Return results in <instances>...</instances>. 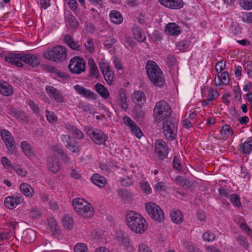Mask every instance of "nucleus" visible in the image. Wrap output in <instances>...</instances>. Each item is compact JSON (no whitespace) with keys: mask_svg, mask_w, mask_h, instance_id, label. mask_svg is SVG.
Returning a JSON list of instances; mask_svg holds the SVG:
<instances>
[{"mask_svg":"<svg viewBox=\"0 0 252 252\" xmlns=\"http://www.w3.org/2000/svg\"><path fill=\"white\" fill-rule=\"evenodd\" d=\"M66 148L70 150L74 156H77L79 155L80 147H79L77 142H72L69 145H66Z\"/></svg>","mask_w":252,"mask_h":252,"instance_id":"ea45409f","label":"nucleus"},{"mask_svg":"<svg viewBox=\"0 0 252 252\" xmlns=\"http://www.w3.org/2000/svg\"><path fill=\"white\" fill-rule=\"evenodd\" d=\"M86 49L90 53H93L94 51V46L93 40L91 39H88L85 43Z\"/></svg>","mask_w":252,"mask_h":252,"instance_id":"13d9d810","label":"nucleus"},{"mask_svg":"<svg viewBox=\"0 0 252 252\" xmlns=\"http://www.w3.org/2000/svg\"><path fill=\"white\" fill-rule=\"evenodd\" d=\"M162 129L166 138L168 140H174L177 135V120L173 117L166 119L162 123Z\"/></svg>","mask_w":252,"mask_h":252,"instance_id":"423d86ee","label":"nucleus"},{"mask_svg":"<svg viewBox=\"0 0 252 252\" xmlns=\"http://www.w3.org/2000/svg\"><path fill=\"white\" fill-rule=\"evenodd\" d=\"M220 133L222 138L226 140L230 138L234 134V131L229 125H223L220 129Z\"/></svg>","mask_w":252,"mask_h":252,"instance_id":"473e14b6","label":"nucleus"},{"mask_svg":"<svg viewBox=\"0 0 252 252\" xmlns=\"http://www.w3.org/2000/svg\"><path fill=\"white\" fill-rule=\"evenodd\" d=\"M145 69L149 80L154 85L160 87L164 84V78L162 72L155 62L148 61Z\"/></svg>","mask_w":252,"mask_h":252,"instance_id":"f03ea898","label":"nucleus"},{"mask_svg":"<svg viewBox=\"0 0 252 252\" xmlns=\"http://www.w3.org/2000/svg\"><path fill=\"white\" fill-rule=\"evenodd\" d=\"M133 101L138 105L143 104L146 100L144 93L141 91H136L132 95Z\"/></svg>","mask_w":252,"mask_h":252,"instance_id":"393cba45","label":"nucleus"},{"mask_svg":"<svg viewBox=\"0 0 252 252\" xmlns=\"http://www.w3.org/2000/svg\"><path fill=\"white\" fill-rule=\"evenodd\" d=\"M203 96L204 98L201 102L203 107H207L210 102L216 100L219 96L218 92L212 87L206 88L202 92Z\"/></svg>","mask_w":252,"mask_h":252,"instance_id":"9b49d317","label":"nucleus"},{"mask_svg":"<svg viewBox=\"0 0 252 252\" xmlns=\"http://www.w3.org/2000/svg\"><path fill=\"white\" fill-rule=\"evenodd\" d=\"M27 103L34 112L36 114L39 112L38 107L33 101L29 100L27 101Z\"/></svg>","mask_w":252,"mask_h":252,"instance_id":"338daca9","label":"nucleus"},{"mask_svg":"<svg viewBox=\"0 0 252 252\" xmlns=\"http://www.w3.org/2000/svg\"><path fill=\"white\" fill-rule=\"evenodd\" d=\"M239 3L244 9L250 10L252 8V0H240Z\"/></svg>","mask_w":252,"mask_h":252,"instance_id":"de8ad7c7","label":"nucleus"},{"mask_svg":"<svg viewBox=\"0 0 252 252\" xmlns=\"http://www.w3.org/2000/svg\"><path fill=\"white\" fill-rule=\"evenodd\" d=\"M242 21L246 23H252V12H245L242 13Z\"/></svg>","mask_w":252,"mask_h":252,"instance_id":"8fccbe9b","label":"nucleus"},{"mask_svg":"<svg viewBox=\"0 0 252 252\" xmlns=\"http://www.w3.org/2000/svg\"><path fill=\"white\" fill-rule=\"evenodd\" d=\"M230 200L234 206L239 207L241 206L239 197L236 194H232L230 196Z\"/></svg>","mask_w":252,"mask_h":252,"instance_id":"864d4df0","label":"nucleus"},{"mask_svg":"<svg viewBox=\"0 0 252 252\" xmlns=\"http://www.w3.org/2000/svg\"><path fill=\"white\" fill-rule=\"evenodd\" d=\"M121 246L126 252H131L133 248L129 244V239L127 236L122 235L119 238Z\"/></svg>","mask_w":252,"mask_h":252,"instance_id":"c9c22d12","label":"nucleus"},{"mask_svg":"<svg viewBox=\"0 0 252 252\" xmlns=\"http://www.w3.org/2000/svg\"><path fill=\"white\" fill-rule=\"evenodd\" d=\"M126 220L128 228L136 233L142 234L148 228V224L144 217L134 211H128Z\"/></svg>","mask_w":252,"mask_h":252,"instance_id":"f257e3e1","label":"nucleus"},{"mask_svg":"<svg viewBox=\"0 0 252 252\" xmlns=\"http://www.w3.org/2000/svg\"><path fill=\"white\" fill-rule=\"evenodd\" d=\"M19 189L21 192L27 197L32 198L35 194L34 189L28 183H23L20 184Z\"/></svg>","mask_w":252,"mask_h":252,"instance_id":"b1692460","label":"nucleus"},{"mask_svg":"<svg viewBox=\"0 0 252 252\" xmlns=\"http://www.w3.org/2000/svg\"><path fill=\"white\" fill-rule=\"evenodd\" d=\"M87 248L84 244H77L74 247L75 252H87Z\"/></svg>","mask_w":252,"mask_h":252,"instance_id":"e2e57ef3","label":"nucleus"},{"mask_svg":"<svg viewBox=\"0 0 252 252\" xmlns=\"http://www.w3.org/2000/svg\"><path fill=\"white\" fill-rule=\"evenodd\" d=\"M172 109L166 101L160 100L156 103L154 109L153 118L155 122L159 123L170 117Z\"/></svg>","mask_w":252,"mask_h":252,"instance_id":"20e7f679","label":"nucleus"},{"mask_svg":"<svg viewBox=\"0 0 252 252\" xmlns=\"http://www.w3.org/2000/svg\"><path fill=\"white\" fill-rule=\"evenodd\" d=\"M138 251L139 252H152L149 248L144 244L139 245Z\"/></svg>","mask_w":252,"mask_h":252,"instance_id":"774afa93","label":"nucleus"},{"mask_svg":"<svg viewBox=\"0 0 252 252\" xmlns=\"http://www.w3.org/2000/svg\"><path fill=\"white\" fill-rule=\"evenodd\" d=\"M20 147L24 155L29 158H33L35 157V153L31 145L27 141H23L20 144Z\"/></svg>","mask_w":252,"mask_h":252,"instance_id":"412c9836","label":"nucleus"},{"mask_svg":"<svg viewBox=\"0 0 252 252\" xmlns=\"http://www.w3.org/2000/svg\"><path fill=\"white\" fill-rule=\"evenodd\" d=\"M43 57L48 61L60 63L65 60L67 57L66 48L61 45L48 48L43 53Z\"/></svg>","mask_w":252,"mask_h":252,"instance_id":"7ed1b4c3","label":"nucleus"},{"mask_svg":"<svg viewBox=\"0 0 252 252\" xmlns=\"http://www.w3.org/2000/svg\"><path fill=\"white\" fill-rule=\"evenodd\" d=\"M46 91L50 97L53 98L58 102L63 103L64 101V98L61 92L53 86H46Z\"/></svg>","mask_w":252,"mask_h":252,"instance_id":"2eb2a0df","label":"nucleus"},{"mask_svg":"<svg viewBox=\"0 0 252 252\" xmlns=\"http://www.w3.org/2000/svg\"><path fill=\"white\" fill-rule=\"evenodd\" d=\"M0 162L4 168L9 171L13 169V166L7 157H2Z\"/></svg>","mask_w":252,"mask_h":252,"instance_id":"c03bdc74","label":"nucleus"},{"mask_svg":"<svg viewBox=\"0 0 252 252\" xmlns=\"http://www.w3.org/2000/svg\"><path fill=\"white\" fill-rule=\"evenodd\" d=\"M203 239L205 241L213 242L215 240V235L210 231H207L203 234Z\"/></svg>","mask_w":252,"mask_h":252,"instance_id":"09e8293b","label":"nucleus"},{"mask_svg":"<svg viewBox=\"0 0 252 252\" xmlns=\"http://www.w3.org/2000/svg\"><path fill=\"white\" fill-rule=\"evenodd\" d=\"M165 31L167 33L172 36L178 35L181 32L179 26L175 23H168L165 27Z\"/></svg>","mask_w":252,"mask_h":252,"instance_id":"bb28decb","label":"nucleus"},{"mask_svg":"<svg viewBox=\"0 0 252 252\" xmlns=\"http://www.w3.org/2000/svg\"><path fill=\"white\" fill-rule=\"evenodd\" d=\"M107 84L111 85L114 82V74L112 69L102 74Z\"/></svg>","mask_w":252,"mask_h":252,"instance_id":"79ce46f5","label":"nucleus"},{"mask_svg":"<svg viewBox=\"0 0 252 252\" xmlns=\"http://www.w3.org/2000/svg\"><path fill=\"white\" fill-rule=\"evenodd\" d=\"M230 79L227 71H223L221 74L216 76L214 82L217 86H226L229 84Z\"/></svg>","mask_w":252,"mask_h":252,"instance_id":"aec40b11","label":"nucleus"},{"mask_svg":"<svg viewBox=\"0 0 252 252\" xmlns=\"http://www.w3.org/2000/svg\"><path fill=\"white\" fill-rule=\"evenodd\" d=\"M118 103L123 109H126L127 107V100L126 92L123 90H121L119 92Z\"/></svg>","mask_w":252,"mask_h":252,"instance_id":"4c0bfd02","label":"nucleus"},{"mask_svg":"<svg viewBox=\"0 0 252 252\" xmlns=\"http://www.w3.org/2000/svg\"><path fill=\"white\" fill-rule=\"evenodd\" d=\"M24 200V198L21 194H14L6 197L4 200V203L7 208L13 209L21 204Z\"/></svg>","mask_w":252,"mask_h":252,"instance_id":"f8f14e48","label":"nucleus"},{"mask_svg":"<svg viewBox=\"0 0 252 252\" xmlns=\"http://www.w3.org/2000/svg\"><path fill=\"white\" fill-rule=\"evenodd\" d=\"M4 60L8 63L18 67H22L21 53L9 54L4 57Z\"/></svg>","mask_w":252,"mask_h":252,"instance_id":"6ab92c4d","label":"nucleus"},{"mask_svg":"<svg viewBox=\"0 0 252 252\" xmlns=\"http://www.w3.org/2000/svg\"><path fill=\"white\" fill-rule=\"evenodd\" d=\"M61 153H63V149L58 145H54L50 149L49 156L56 157L55 155L56 154H58L60 155Z\"/></svg>","mask_w":252,"mask_h":252,"instance_id":"a18cd8bd","label":"nucleus"},{"mask_svg":"<svg viewBox=\"0 0 252 252\" xmlns=\"http://www.w3.org/2000/svg\"><path fill=\"white\" fill-rule=\"evenodd\" d=\"M64 1L73 11H75L77 9L78 4L76 0H64Z\"/></svg>","mask_w":252,"mask_h":252,"instance_id":"680f3d73","label":"nucleus"},{"mask_svg":"<svg viewBox=\"0 0 252 252\" xmlns=\"http://www.w3.org/2000/svg\"><path fill=\"white\" fill-rule=\"evenodd\" d=\"M46 117L49 123H54L57 120V117L54 112H51L48 110L46 111Z\"/></svg>","mask_w":252,"mask_h":252,"instance_id":"5fc2aeb1","label":"nucleus"},{"mask_svg":"<svg viewBox=\"0 0 252 252\" xmlns=\"http://www.w3.org/2000/svg\"><path fill=\"white\" fill-rule=\"evenodd\" d=\"M123 121L125 124L128 126L130 131L137 138H140L143 135V133L139 127L130 118L125 116L123 118Z\"/></svg>","mask_w":252,"mask_h":252,"instance_id":"4468645a","label":"nucleus"},{"mask_svg":"<svg viewBox=\"0 0 252 252\" xmlns=\"http://www.w3.org/2000/svg\"><path fill=\"white\" fill-rule=\"evenodd\" d=\"M84 130L87 135L96 144H104L107 140V136L101 130L90 126H85Z\"/></svg>","mask_w":252,"mask_h":252,"instance_id":"0eeeda50","label":"nucleus"},{"mask_svg":"<svg viewBox=\"0 0 252 252\" xmlns=\"http://www.w3.org/2000/svg\"><path fill=\"white\" fill-rule=\"evenodd\" d=\"M13 169L17 174L22 177H24L27 174V171L20 165L14 167L13 166Z\"/></svg>","mask_w":252,"mask_h":252,"instance_id":"052dcab7","label":"nucleus"},{"mask_svg":"<svg viewBox=\"0 0 252 252\" xmlns=\"http://www.w3.org/2000/svg\"><path fill=\"white\" fill-rule=\"evenodd\" d=\"M95 90L97 93L103 98L107 99L109 96L108 90L102 84L97 83L95 85Z\"/></svg>","mask_w":252,"mask_h":252,"instance_id":"e433bc0d","label":"nucleus"},{"mask_svg":"<svg viewBox=\"0 0 252 252\" xmlns=\"http://www.w3.org/2000/svg\"><path fill=\"white\" fill-rule=\"evenodd\" d=\"M239 151L243 155L251 154L252 152V139L249 138L244 141L242 140L239 145Z\"/></svg>","mask_w":252,"mask_h":252,"instance_id":"5701e85b","label":"nucleus"},{"mask_svg":"<svg viewBox=\"0 0 252 252\" xmlns=\"http://www.w3.org/2000/svg\"><path fill=\"white\" fill-rule=\"evenodd\" d=\"M0 135L7 149L11 154L16 153L15 141L11 132L6 129H1L0 131Z\"/></svg>","mask_w":252,"mask_h":252,"instance_id":"9d476101","label":"nucleus"},{"mask_svg":"<svg viewBox=\"0 0 252 252\" xmlns=\"http://www.w3.org/2000/svg\"><path fill=\"white\" fill-rule=\"evenodd\" d=\"M89 65L90 66V74L92 76L97 77L99 76V71L98 68L93 59L89 60Z\"/></svg>","mask_w":252,"mask_h":252,"instance_id":"58836bf2","label":"nucleus"},{"mask_svg":"<svg viewBox=\"0 0 252 252\" xmlns=\"http://www.w3.org/2000/svg\"><path fill=\"white\" fill-rule=\"evenodd\" d=\"M178 46L180 50H185L189 46V42L188 40H182L178 44Z\"/></svg>","mask_w":252,"mask_h":252,"instance_id":"bf43d9fd","label":"nucleus"},{"mask_svg":"<svg viewBox=\"0 0 252 252\" xmlns=\"http://www.w3.org/2000/svg\"><path fill=\"white\" fill-rule=\"evenodd\" d=\"M66 129L71 133L74 137L79 140L83 139L84 138V134L80 129L77 128L76 127L67 125L65 126Z\"/></svg>","mask_w":252,"mask_h":252,"instance_id":"c85d7f7f","label":"nucleus"},{"mask_svg":"<svg viewBox=\"0 0 252 252\" xmlns=\"http://www.w3.org/2000/svg\"><path fill=\"white\" fill-rule=\"evenodd\" d=\"M47 165L50 171L53 173H56L60 170V162L57 157L49 156L47 159Z\"/></svg>","mask_w":252,"mask_h":252,"instance_id":"4be33fe9","label":"nucleus"},{"mask_svg":"<svg viewBox=\"0 0 252 252\" xmlns=\"http://www.w3.org/2000/svg\"><path fill=\"white\" fill-rule=\"evenodd\" d=\"M63 226L67 229H71L73 225V219L68 215H64L62 220Z\"/></svg>","mask_w":252,"mask_h":252,"instance_id":"a19ab883","label":"nucleus"},{"mask_svg":"<svg viewBox=\"0 0 252 252\" xmlns=\"http://www.w3.org/2000/svg\"><path fill=\"white\" fill-rule=\"evenodd\" d=\"M99 68L102 74L111 69L109 63L103 61H102L99 63Z\"/></svg>","mask_w":252,"mask_h":252,"instance_id":"603ef678","label":"nucleus"},{"mask_svg":"<svg viewBox=\"0 0 252 252\" xmlns=\"http://www.w3.org/2000/svg\"><path fill=\"white\" fill-rule=\"evenodd\" d=\"M109 16L111 21L116 25H119L123 22V16L117 10H111L109 13Z\"/></svg>","mask_w":252,"mask_h":252,"instance_id":"c756f323","label":"nucleus"},{"mask_svg":"<svg viewBox=\"0 0 252 252\" xmlns=\"http://www.w3.org/2000/svg\"><path fill=\"white\" fill-rule=\"evenodd\" d=\"M74 89L78 94L88 99L95 100L96 99V94L91 90L86 89L83 86L78 84L75 85L74 86Z\"/></svg>","mask_w":252,"mask_h":252,"instance_id":"dca6fc26","label":"nucleus"},{"mask_svg":"<svg viewBox=\"0 0 252 252\" xmlns=\"http://www.w3.org/2000/svg\"><path fill=\"white\" fill-rule=\"evenodd\" d=\"M64 42L72 50L79 51L81 48L78 42H75L73 38L69 34L65 35L63 38Z\"/></svg>","mask_w":252,"mask_h":252,"instance_id":"a878e982","label":"nucleus"},{"mask_svg":"<svg viewBox=\"0 0 252 252\" xmlns=\"http://www.w3.org/2000/svg\"><path fill=\"white\" fill-rule=\"evenodd\" d=\"M47 221L51 231L54 233L57 230L58 227L55 220L53 218H48Z\"/></svg>","mask_w":252,"mask_h":252,"instance_id":"3c124183","label":"nucleus"},{"mask_svg":"<svg viewBox=\"0 0 252 252\" xmlns=\"http://www.w3.org/2000/svg\"><path fill=\"white\" fill-rule=\"evenodd\" d=\"M61 140L62 141L66 147L67 144L69 145L72 143L70 136L67 135H62L61 136Z\"/></svg>","mask_w":252,"mask_h":252,"instance_id":"69168bd1","label":"nucleus"},{"mask_svg":"<svg viewBox=\"0 0 252 252\" xmlns=\"http://www.w3.org/2000/svg\"><path fill=\"white\" fill-rule=\"evenodd\" d=\"M21 59L22 63L24 62L32 67L37 66L40 63L39 58L31 54L21 53Z\"/></svg>","mask_w":252,"mask_h":252,"instance_id":"f3484780","label":"nucleus"},{"mask_svg":"<svg viewBox=\"0 0 252 252\" xmlns=\"http://www.w3.org/2000/svg\"><path fill=\"white\" fill-rule=\"evenodd\" d=\"M10 234L8 231L0 229V242H3L10 239Z\"/></svg>","mask_w":252,"mask_h":252,"instance_id":"4d7b16f0","label":"nucleus"},{"mask_svg":"<svg viewBox=\"0 0 252 252\" xmlns=\"http://www.w3.org/2000/svg\"><path fill=\"white\" fill-rule=\"evenodd\" d=\"M187 180L185 178L178 176L175 179V183L181 186H184L186 184Z\"/></svg>","mask_w":252,"mask_h":252,"instance_id":"0e129e2a","label":"nucleus"},{"mask_svg":"<svg viewBox=\"0 0 252 252\" xmlns=\"http://www.w3.org/2000/svg\"><path fill=\"white\" fill-rule=\"evenodd\" d=\"M91 180L96 186L100 187H104L107 183L106 179L98 174H94L91 177Z\"/></svg>","mask_w":252,"mask_h":252,"instance_id":"72a5a7b5","label":"nucleus"},{"mask_svg":"<svg viewBox=\"0 0 252 252\" xmlns=\"http://www.w3.org/2000/svg\"><path fill=\"white\" fill-rule=\"evenodd\" d=\"M72 205L75 212L83 218H90L94 214L92 206L82 198H75L73 199Z\"/></svg>","mask_w":252,"mask_h":252,"instance_id":"39448f33","label":"nucleus"},{"mask_svg":"<svg viewBox=\"0 0 252 252\" xmlns=\"http://www.w3.org/2000/svg\"><path fill=\"white\" fill-rule=\"evenodd\" d=\"M171 220L176 224H181L183 221V215L179 210H172L170 213Z\"/></svg>","mask_w":252,"mask_h":252,"instance_id":"7c9ffc66","label":"nucleus"},{"mask_svg":"<svg viewBox=\"0 0 252 252\" xmlns=\"http://www.w3.org/2000/svg\"><path fill=\"white\" fill-rule=\"evenodd\" d=\"M132 32L134 38L139 42H144L146 36L142 30L137 26H133Z\"/></svg>","mask_w":252,"mask_h":252,"instance_id":"2f4dec72","label":"nucleus"},{"mask_svg":"<svg viewBox=\"0 0 252 252\" xmlns=\"http://www.w3.org/2000/svg\"><path fill=\"white\" fill-rule=\"evenodd\" d=\"M160 4L165 7L172 9H179L183 6L182 0H158Z\"/></svg>","mask_w":252,"mask_h":252,"instance_id":"a211bd4d","label":"nucleus"},{"mask_svg":"<svg viewBox=\"0 0 252 252\" xmlns=\"http://www.w3.org/2000/svg\"><path fill=\"white\" fill-rule=\"evenodd\" d=\"M0 93L4 96H10L13 94V89L8 83L5 81L0 82Z\"/></svg>","mask_w":252,"mask_h":252,"instance_id":"cd10ccee","label":"nucleus"},{"mask_svg":"<svg viewBox=\"0 0 252 252\" xmlns=\"http://www.w3.org/2000/svg\"><path fill=\"white\" fill-rule=\"evenodd\" d=\"M141 189L146 194H149L152 192V189L149 183L145 180H142L140 183Z\"/></svg>","mask_w":252,"mask_h":252,"instance_id":"37998d69","label":"nucleus"},{"mask_svg":"<svg viewBox=\"0 0 252 252\" xmlns=\"http://www.w3.org/2000/svg\"><path fill=\"white\" fill-rule=\"evenodd\" d=\"M169 149L166 142L161 139L157 140L155 143V151L158 156L165 158L168 154Z\"/></svg>","mask_w":252,"mask_h":252,"instance_id":"ddd939ff","label":"nucleus"},{"mask_svg":"<svg viewBox=\"0 0 252 252\" xmlns=\"http://www.w3.org/2000/svg\"><path fill=\"white\" fill-rule=\"evenodd\" d=\"M155 189L156 191L161 193L163 191H165L166 189V186L165 184L162 182H158L155 186Z\"/></svg>","mask_w":252,"mask_h":252,"instance_id":"6e6d98bb","label":"nucleus"},{"mask_svg":"<svg viewBox=\"0 0 252 252\" xmlns=\"http://www.w3.org/2000/svg\"><path fill=\"white\" fill-rule=\"evenodd\" d=\"M226 68L225 62L221 60L218 62L216 64V70L218 74L223 72V71Z\"/></svg>","mask_w":252,"mask_h":252,"instance_id":"49530a36","label":"nucleus"},{"mask_svg":"<svg viewBox=\"0 0 252 252\" xmlns=\"http://www.w3.org/2000/svg\"><path fill=\"white\" fill-rule=\"evenodd\" d=\"M65 22L66 26L70 29L77 28L78 26L77 19L71 14H68L66 15Z\"/></svg>","mask_w":252,"mask_h":252,"instance_id":"f704fd0d","label":"nucleus"},{"mask_svg":"<svg viewBox=\"0 0 252 252\" xmlns=\"http://www.w3.org/2000/svg\"><path fill=\"white\" fill-rule=\"evenodd\" d=\"M145 209L149 215L154 220L161 221L164 218V214L161 208L156 204L150 202L145 204Z\"/></svg>","mask_w":252,"mask_h":252,"instance_id":"6e6552de","label":"nucleus"},{"mask_svg":"<svg viewBox=\"0 0 252 252\" xmlns=\"http://www.w3.org/2000/svg\"><path fill=\"white\" fill-rule=\"evenodd\" d=\"M85 66L86 63L83 59L75 57L70 60L68 67L72 73L79 74L85 71Z\"/></svg>","mask_w":252,"mask_h":252,"instance_id":"1a4fd4ad","label":"nucleus"}]
</instances>
